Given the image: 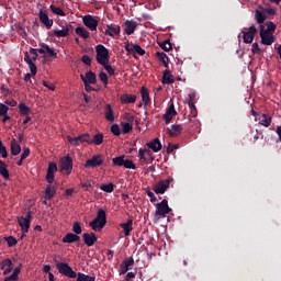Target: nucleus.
<instances>
[{
  "mask_svg": "<svg viewBox=\"0 0 281 281\" xmlns=\"http://www.w3.org/2000/svg\"><path fill=\"white\" fill-rule=\"evenodd\" d=\"M251 52L252 54H260V46L258 45V43L252 44Z\"/></svg>",
  "mask_w": 281,
  "mask_h": 281,
  "instance_id": "nucleus-64",
  "label": "nucleus"
},
{
  "mask_svg": "<svg viewBox=\"0 0 281 281\" xmlns=\"http://www.w3.org/2000/svg\"><path fill=\"white\" fill-rule=\"evenodd\" d=\"M18 223L24 234H27L30 232V224L32 223V211H29L24 216H21L18 218Z\"/></svg>",
  "mask_w": 281,
  "mask_h": 281,
  "instance_id": "nucleus-11",
  "label": "nucleus"
},
{
  "mask_svg": "<svg viewBox=\"0 0 281 281\" xmlns=\"http://www.w3.org/2000/svg\"><path fill=\"white\" fill-rule=\"evenodd\" d=\"M49 10H50V12H53V14H56L57 16H67V14L65 13V11H63V9H60L54 4L49 5Z\"/></svg>",
  "mask_w": 281,
  "mask_h": 281,
  "instance_id": "nucleus-43",
  "label": "nucleus"
},
{
  "mask_svg": "<svg viewBox=\"0 0 281 281\" xmlns=\"http://www.w3.org/2000/svg\"><path fill=\"white\" fill-rule=\"evenodd\" d=\"M135 30H137V22L133 20H126L124 22V33L127 34V36L135 34Z\"/></svg>",
  "mask_w": 281,
  "mask_h": 281,
  "instance_id": "nucleus-18",
  "label": "nucleus"
},
{
  "mask_svg": "<svg viewBox=\"0 0 281 281\" xmlns=\"http://www.w3.org/2000/svg\"><path fill=\"white\" fill-rule=\"evenodd\" d=\"M120 227L123 228L124 236H131L133 232V220H127V222L120 224Z\"/></svg>",
  "mask_w": 281,
  "mask_h": 281,
  "instance_id": "nucleus-29",
  "label": "nucleus"
},
{
  "mask_svg": "<svg viewBox=\"0 0 281 281\" xmlns=\"http://www.w3.org/2000/svg\"><path fill=\"white\" fill-rule=\"evenodd\" d=\"M82 23L86 27H88V30H90V32H97L98 31V19H95L93 15L91 14H87L82 16Z\"/></svg>",
  "mask_w": 281,
  "mask_h": 281,
  "instance_id": "nucleus-9",
  "label": "nucleus"
},
{
  "mask_svg": "<svg viewBox=\"0 0 281 281\" xmlns=\"http://www.w3.org/2000/svg\"><path fill=\"white\" fill-rule=\"evenodd\" d=\"M121 104H135L137 102L136 94L124 93L120 97Z\"/></svg>",
  "mask_w": 281,
  "mask_h": 281,
  "instance_id": "nucleus-22",
  "label": "nucleus"
},
{
  "mask_svg": "<svg viewBox=\"0 0 281 281\" xmlns=\"http://www.w3.org/2000/svg\"><path fill=\"white\" fill-rule=\"evenodd\" d=\"M259 36L261 38V45H273L276 43V37L272 33L265 31V25H260Z\"/></svg>",
  "mask_w": 281,
  "mask_h": 281,
  "instance_id": "nucleus-12",
  "label": "nucleus"
},
{
  "mask_svg": "<svg viewBox=\"0 0 281 281\" xmlns=\"http://www.w3.org/2000/svg\"><path fill=\"white\" fill-rule=\"evenodd\" d=\"M8 111H10V108H8V105L3 103H0V117H2V115H5Z\"/></svg>",
  "mask_w": 281,
  "mask_h": 281,
  "instance_id": "nucleus-57",
  "label": "nucleus"
},
{
  "mask_svg": "<svg viewBox=\"0 0 281 281\" xmlns=\"http://www.w3.org/2000/svg\"><path fill=\"white\" fill-rule=\"evenodd\" d=\"M243 38H244V43L246 44H251L254 43V38H256V35L258 34V29H256L255 25L248 27V31H243Z\"/></svg>",
  "mask_w": 281,
  "mask_h": 281,
  "instance_id": "nucleus-13",
  "label": "nucleus"
},
{
  "mask_svg": "<svg viewBox=\"0 0 281 281\" xmlns=\"http://www.w3.org/2000/svg\"><path fill=\"white\" fill-rule=\"evenodd\" d=\"M80 241V236L74 234V233H68L66 236L63 237L61 243L71 245V243H78Z\"/></svg>",
  "mask_w": 281,
  "mask_h": 281,
  "instance_id": "nucleus-25",
  "label": "nucleus"
},
{
  "mask_svg": "<svg viewBox=\"0 0 281 281\" xmlns=\"http://www.w3.org/2000/svg\"><path fill=\"white\" fill-rule=\"evenodd\" d=\"M56 172H58V165L56 162H48V168L45 177L47 183H54Z\"/></svg>",
  "mask_w": 281,
  "mask_h": 281,
  "instance_id": "nucleus-15",
  "label": "nucleus"
},
{
  "mask_svg": "<svg viewBox=\"0 0 281 281\" xmlns=\"http://www.w3.org/2000/svg\"><path fill=\"white\" fill-rule=\"evenodd\" d=\"M41 23L46 27V30H52L54 25V20L49 19V15L44 10H40L38 12Z\"/></svg>",
  "mask_w": 281,
  "mask_h": 281,
  "instance_id": "nucleus-16",
  "label": "nucleus"
},
{
  "mask_svg": "<svg viewBox=\"0 0 281 281\" xmlns=\"http://www.w3.org/2000/svg\"><path fill=\"white\" fill-rule=\"evenodd\" d=\"M102 164H104L102 155L97 154L90 159L86 160L83 168H98L99 166H102Z\"/></svg>",
  "mask_w": 281,
  "mask_h": 281,
  "instance_id": "nucleus-14",
  "label": "nucleus"
},
{
  "mask_svg": "<svg viewBox=\"0 0 281 281\" xmlns=\"http://www.w3.org/2000/svg\"><path fill=\"white\" fill-rule=\"evenodd\" d=\"M147 196L150 199V203H157V196H155L153 191L147 190Z\"/></svg>",
  "mask_w": 281,
  "mask_h": 281,
  "instance_id": "nucleus-61",
  "label": "nucleus"
},
{
  "mask_svg": "<svg viewBox=\"0 0 281 281\" xmlns=\"http://www.w3.org/2000/svg\"><path fill=\"white\" fill-rule=\"evenodd\" d=\"M266 25H267V29H265V32L273 35V33L276 32V27H277L276 23H273L272 21H268L266 23Z\"/></svg>",
  "mask_w": 281,
  "mask_h": 281,
  "instance_id": "nucleus-47",
  "label": "nucleus"
},
{
  "mask_svg": "<svg viewBox=\"0 0 281 281\" xmlns=\"http://www.w3.org/2000/svg\"><path fill=\"white\" fill-rule=\"evenodd\" d=\"M81 63H83V65L91 66V57L89 55H83L81 57Z\"/></svg>",
  "mask_w": 281,
  "mask_h": 281,
  "instance_id": "nucleus-59",
  "label": "nucleus"
},
{
  "mask_svg": "<svg viewBox=\"0 0 281 281\" xmlns=\"http://www.w3.org/2000/svg\"><path fill=\"white\" fill-rule=\"evenodd\" d=\"M120 32H121L120 25L110 24L108 25V30H105L103 33L106 36H111L112 38H115V36H120Z\"/></svg>",
  "mask_w": 281,
  "mask_h": 281,
  "instance_id": "nucleus-19",
  "label": "nucleus"
},
{
  "mask_svg": "<svg viewBox=\"0 0 281 281\" xmlns=\"http://www.w3.org/2000/svg\"><path fill=\"white\" fill-rule=\"evenodd\" d=\"M175 179L172 177H169L168 179L165 180H159L155 186H154V192L156 194H166V190L170 188V183H172Z\"/></svg>",
  "mask_w": 281,
  "mask_h": 281,
  "instance_id": "nucleus-6",
  "label": "nucleus"
},
{
  "mask_svg": "<svg viewBox=\"0 0 281 281\" xmlns=\"http://www.w3.org/2000/svg\"><path fill=\"white\" fill-rule=\"evenodd\" d=\"M156 212L154 214V223H158L161 218H166L167 214L172 212V209L168 205V200L164 199L160 203L156 205Z\"/></svg>",
  "mask_w": 281,
  "mask_h": 281,
  "instance_id": "nucleus-1",
  "label": "nucleus"
},
{
  "mask_svg": "<svg viewBox=\"0 0 281 281\" xmlns=\"http://www.w3.org/2000/svg\"><path fill=\"white\" fill-rule=\"evenodd\" d=\"M99 80L104 85V87H106V85H109V76L106 75V72L101 71L99 74Z\"/></svg>",
  "mask_w": 281,
  "mask_h": 281,
  "instance_id": "nucleus-51",
  "label": "nucleus"
},
{
  "mask_svg": "<svg viewBox=\"0 0 281 281\" xmlns=\"http://www.w3.org/2000/svg\"><path fill=\"white\" fill-rule=\"evenodd\" d=\"M82 238L87 247H93L95 243H98V237L95 236V233H83Z\"/></svg>",
  "mask_w": 281,
  "mask_h": 281,
  "instance_id": "nucleus-17",
  "label": "nucleus"
},
{
  "mask_svg": "<svg viewBox=\"0 0 281 281\" xmlns=\"http://www.w3.org/2000/svg\"><path fill=\"white\" fill-rule=\"evenodd\" d=\"M30 54H32L33 60H36L38 58V54H45V44L42 45L41 48H30Z\"/></svg>",
  "mask_w": 281,
  "mask_h": 281,
  "instance_id": "nucleus-41",
  "label": "nucleus"
},
{
  "mask_svg": "<svg viewBox=\"0 0 281 281\" xmlns=\"http://www.w3.org/2000/svg\"><path fill=\"white\" fill-rule=\"evenodd\" d=\"M5 267H12V260L7 258L2 261V266L0 267L2 270L5 269Z\"/></svg>",
  "mask_w": 281,
  "mask_h": 281,
  "instance_id": "nucleus-63",
  "label": "nucleus"
},
{
  "mask_svg": "<svg viewBox=\"0 0 281 281\" xmlns=\"http://www.w3.org/2000/svg\"><path fill=\"white\" fill-rule=\"evenodd\" d=\"M111 133L112 135H115V137H120V135H122V132L120 131V125L113 124L111 126Z\"/></svg>",
  "mask_w": 281,
  "mask_h": 281,
  "instance_id": "nucleus-53",
  "label": "nucleus"
},
{
  "mask_svg": "<svg viewBox=\"0 0 281 281\" xmlns=\"http://www.w3.org/2000/svg\"><path fill=\"white\" fill-rule=\"evenodd\" d=\"M258 121L261 126L269 128V126H271V122H273V117L269 114H260Z\"/></svg>",
  "mask_w": 281,
  "mask_h": 281,
  "instance_id": "nucleus-24",
  "label": "nucleus"
},
{
  "mask_svg": "<svg viewBox=\"0 0 281 281\" xmlns=\"http://www.w3.org/2000/svg\"><path fill=\"white\" fill-rule=\"evenodd\" d=\"M80 78H81V80H82L83 83L88 82V83H90V85H95V82H97L95 75H94V72L91 71V70L88 71V72L86 74V76L81 75Z\"/></svg>",
  "mask_w": 281,
  "mask_h": 281,
  "instance_id": "nucleus-27",
  "label": "nucleus"
},
{
  "mask_svg": "<svg viewBox=\"0 0 281 281\" xmlns=\"http://www.w3.org/2000/svg\"><path fill=\"white\" fill-rule=\"evenodd\" d=\"M104 142V134L98 133L93 136V139H91L90 136V144H94L95 146H100Z\"/></svg>",
  "mask_w": 281,
  "mask_h": 281,
  "instance_id": "nucleus-38",
  "label": "nucleus"
},
{
  "mask_svg": "<svg viewBox=\"0 0 281 281\" xmlns=\"http://www.w3.org/2000/svg\"><path fill=\"white\" fill-rule=\"evenodd\" d=\"M45 54L48 58H56L58 56V53H55V50L49 47V45L44 44Z\"/></svg>",
  "mask_w": 281,
  "mask_h": 281,
  "instance_id": "nucleus-44",
  "label": "nucleus"
},
{
  "mask_svg": "<svg viewBox=\"0 0 281 281\" xmlns=\"http://www.w3.org/2000/svg\"><path fill=\"white\" fill-rule=\"evenodd\" d=\"M183 133V126L173 124L171 128L168 130L169 137H179V135Z\"/></svg>",
  "mask_w": 281,
  "mask_h": 281,
  "instance_id": "nucleus-26",
  "label": "nucleus"
},
{
  "mask_svg": "<svg viewBox=\"0 0 281 281\" xmlns=\"http://www.w3.org/2000/svg\"><path fill=\"white\" fill-rule=\"evenodd\" d=\"M68 142L71 146H80V144H90L91 135L89 133H83L77 137L68 136Z\"/></svg>",
  "mask_w": 281,
  "mask_h": 281,
  "instance_id": "nucleus-8",
  "label": "nucleus"
},
{
  "mask_svg": "<svg viewBox=\"0 0 281 281\" xmlns=\"http://www.w3.org/2000/svg\"><path fill=\"white\" fill-rule=\"evenodd\" d=\"M147 146L153 149L154 153H159V150H161V140H159V138H155L147 143Z\"/></svg>",
  "mask_w": 281,
  "mask_h": 281,
  "instance_id": "nucleus-30",
  "label": "nucleus"
},
{
  "mask_svg": "<svg viewBox=\"0 0 281 281\" xmlns=\"http://www.w3.org/2000/svg\"><path fill=\"white\" fill-rule=\"evenodd\" d=\"M19 111L21 115L25 116V115H30L32 110L29 106H26L25 103H20Z\"/></svg>",
  "mask_w": 281,
  "mask_h": 281,
  "instance_id": "nucleus-46",
  "label": "nucleus"
},
{
  "mask_svg": "<svg viewBox=\"0 0 281 281\" xmlns=\"http://www.w3.org/2000/svg\"><path fill=\"white\" fill-rule=\"evenodd\" d=\"M75 32L78 36H80L81 38H85V40H87V38H89V36H91V33H89L88 30L85 29V26L76 27Z\"/></svg>",
  "mask_w": 281,
  "mask_h": 281,
  "instance_id": "nucleus-34",
  "label": "nucleus"
},
{
  "mask_svg": "<svg viewBox=\"0 0 281 281\" xmlns=\"http://www.w3.org/2000/svg\"><path fill=\"white\" fill-rule=\"evenodd\" d=\"M71 32H74V26L71 24L63 25L61 29H55L49 33V36L57 38H67V36L71 35Z\"/></svg>",
  "mask_w": 281,
  "mask_h": 281,
  "instance_id": "nucleus-5",
  "label": "nucleus"
},
{
  "mask_svg": "<svg viewBox=\"0 0 281 281\" xmlns=\"http://www.w3.org/2000/svg\"><path fill=\"white\" fill-rule=\"evenodd\" d=\"M114 188H115V184H113V182H110L108 184H102L100 187V190H102L103 192L111 193L113 192Z\"/></svg>",
  "mask_w": 281,
  "mask_h": 281,
  "instance_id": "nucleus-48",
  "label": "nucleus"
},
{
  "mask_svg": "<svg viewBox=\"0 0 281 281\" xmlns=\"http://www.w3.org/2000/svg\"><path fill=\"white\" fill-rule=\"evenodd\" d=\"M53 196H56V187L48 183L44 191V199H45V201H52Z\"/></svg>",
  "mask_w": 281,
  "mask_h": 281,
  "instance_id": "nucleus-23",
  "label": "nucleus"
},
{
  "mask_svg": "<svg viewBox=\"0 0 281 281\" xmlns=\"http://www.w3.org/2000/svg\"><path fill=\"white\" fill-rule=\"evenodd\" d=\"M101 65L110 76H115V69L113 68V66L109 65V63L101 64Z\"/></svg>",
  "mask_w": 281,
  "mask_h": 281,
  "instance_id": "nucleus-52",
  "label": "nucleus"
},
{
  "mask_svg": "<svg viewBox=\"0 0 281 281\" xmlns=\"http://www.w3.org/2000/svg\"><path fill=\"white\" fill-rule=\"evenodd\" d=\"M177 115V110H175V104L169 105L166 113L162 116V120L165 121V124H170L172 122V117Z\"/></svg>",
  "mask_w": 281,
  "mask_h": 281,
  "instance_id": "nucleus-20",
  "label": "nucleus"
},
{
  "mask_svg": "<svg viewBox=\"0 0 281 281\" xmlns=\"http://www.w3.org/2000/svg\"><path fill=\"white\" fill-rule=\"evenodd\" d=\"M77 281H95V277L85 274L82 272L77 273Z\"/></svg>",
  "mask_w": 281,
  "mask_h": 281,
  "instance_id": "nucleus-45",
  "label": "nucleus"
},
{
  "mask_svg": "<svg viewBox=\"0 0 281 281\" xmlns=\"http://www.w3.org/2000/svg\"><path fill=\"white\" fill-rule=\"evenodd\" d=\"M72 232L75 235L79 236V234H82V226L80 225V222H75L72 224Z\"/></svg>",
  "mask_w": 281,
  "mask_h": 281,
  "instance_id": "nucleus-50",
  "label": "nucleus"
},
{
  "mask_svg": "<svg viewBox=\"0 0 281 281\" xmlns=\"http://www.w3.org/2000/svg\"><path fill=\"white\" fill-rule=\"evenodd\" d=\"M0 155L3 157V159H7L8 157V148H5L4 145H0Z\"/></svg>",
  "mask_w": 281,
  "mask_h": 281,
  "instance_id": "nucleus-60",
  "label": "nucleus"
},
{
  "mask_svg": "<svg viewBox=\"0 0 281 281\" xmlns=\"http://www.w3.org/2000/svg\"><path fill=\"white\" fill-rule=\"evenodd\" d=\"M146 155H148V157H153V153L150 151V149H147V148H140L138 150V157L139 159H142L143 161H148V158L146 157Z\"/></svg>",
  "mask_w": 281,
  "mask_h": 281,
  "instance_id": "nucleus-39",
  "label": "nucleus"
},
{
  "mask_svg": "<svg viewBox=\"0 0 281 281\" xmlns=\"http://www.w3.org/2000/svg\"><path fill=\"white\" fill-rule=\"evenodd\" d=\"M30 148L29 147H23V151L21 154V158L22 159H27V157H30Z\"/></svg>",
  "mask_w": 281,
  "mask_h": 281,
  "instance_id": "nucleus-62",
  "label": "nucleus"
},
{
  "mask_svg": "<svg viewBox=\"0 0 281 281\" xmlns=\"http://www.w3.org/2000/svg\"><path fill=\"white\" fill-rule=\"evenodd\" d=\"M22 265L20 263L16 268H14L11 276L5 277L4 279L8 281H16L19 280V273H21Z\"/></svg>",
  "mask_w": 281,
  "mask_h": 281,
  "instance_id": "nucleus-36",
  "label": "nucleus"
},
{
  "mask_svg": "<svg viewBox=\"0 0 281 281\" xmlns=\"http://www.w3.org/2000/svg\"><path fill=\"white\" fill-rule=\"evenodd\" d=\"M59 168L61 172H66L67 175H71V170H74V159L71 156H66L60 159Z\"/></svg>",
  "mask_w": 281,
  "mask_h": 281,
  "instance_id": "nucleus-10",
  "label": "nucleus"
},
{
  "mask_svg": "<svg viewBox=\"0 0 281 281\" xmlns=\"http://www.w3.org/2000/svg\"><path fill=\"white\" fill-rule=\"evenodd\" d=\"M113 166H120L123 168H127L128 170H137V166L131 159H126L125 155H121L119 157H114L112 159Z\"/></svg>",
  "mask_w": 281,
  "mask_h": 281,
  "instance_id": "nucleus-3",
  "label": "nucleus"
},
{
  "mask_svg": "<svg viewBox=\"0 0 281 281\" xmlns=\"http://www.w3.org/2000/svg\"><path fill=\"white\" fill-rule=\"evenodd\" d=\"M104 115L108 122H115V114L113 113V108H111V104H106Z\"/></svg>",
  "mask_w": 281,
  "mask_h": 281,
  "instance_id": "nucleus-33",
  "label": "nucleus"
},
{
  "mask_svg": "<svg viewBox=\"0 0 281 281\" xmlns=\"http://www.w3.org/2000/svg\"><path fill=\"white\" fill-rule=\"evenodd\" d=\"M11 155L16 157V155L21 154V144L16 140V138L11 139Z\"/></svg>",
  "mask_w": 281,
  "mask_h": 281,
  "instance_id": "nucleus-28",
  "label": "nucleus"
},
{
  "mask_svg": "<svg viewBox=\"0 0 281 281\" xmlns=\"http://www.w3.org/2000/svg\"><path fill=\"white\" fill-rule=\"evenodd\" d=\"M29 65V69L33 76H36L38 68L36 67V64L34 61H31Z\"/></svg>",
  "mask_w": 281,
  "mask_h": 281,
  "instance_id": "nucleus-56",
  "label": "nucleus"
},
{
  "mask_svg": "<svg viewBox=\"0 0 281 281\" xmlns=\"http://www.w3.org/2000/svg\"><path fill=\"white\" fill-rule=\"evenodd\" d=\"M159 47H161V49H164V52H170V49H172V44L170 43V40H167L165 42H161L159 44Z\"/></svg>",
  "mask_w": 281,
  "mask_h": 281,
  "instance_id": "nucleus-49",
  "label": "nucleus"
},
{
  "mask_svg": "<svg viewBox=\"0 0 281 281\" xmlns=\"http://www.w3.org/2000/svg\"><path fill=\"white\" fill-rule=\"evenodd\" d=\"M133 122H135V116H127V122L121 123L123 135H128L133 131Z\"/></svg>",
  "mask_w": 281,
  "mask_h": 281,
  "instance_id": "nucleus-21",
  "label": "nucleus"
},
{
  "mask_svg": "<svg viewBox=\"0 0 281 281\" xmlns=\"http://www.w3.org/2000/svg\"><path fill=\"white\" fill-rule=\"evenodd\" d=\"M175 78L170 74V70H165L162 75V85H173Z\"/></svg>",
  "mask_w": 281,
  "mask_h": 281,
  "instance_id": "nucleus-35",
  "label": "nucleus"
},
{
  "mask_svg": "<svg viewBox=\"0 0 281 281\" xmlns=\"http://www.w3.org/2000/svg\"><path fill=\"white\" fill-rule=\"evenodd\" d=\"M106 226V211L99 209L97 213V217L90 222V227L93 232H100V229H104Z\"/></svg>",
  "mask_w": 281,
  "mask_h": 281,
  "instance_id": "nucleus-2",
  "label": "nucleus"
},
{
  "mask_svg": "<svg viewBox=\"0 0 281 281\" xmlns=\"http://www.w3.org/2000/svg\"><path fill=\"white\" fill-rule=\"evenodd\" d=\"M123 266H125L127 269H131V267H133L135 265V259H133V257H130L127 259H125L122 262Z\"/></svg>",
  "mask_w": 281,
  "mask_h": 281,
  "instance_id": "nucleus-55",
  "label": "nucleus"
},
{
  "mask_svg": "<svg viewBox=\"0 0 281 281\" xmlns=\"http://www.w3.org/2000/svg\"><path fill=\"white\" fill-rule=\"evenodd\" d=\"M177 148H179V145L169 144L166 150L167 155L172 154L175 150H177Z\"/></svg>",
  "mask_w": 281,
  "mask_h": 281,
  "instance_id": "nucleus-58",
  "label": "nucleus"
},
{
  "mask_svg": "<svg viewBox=\"0 0 281 281\" xmlns=\"http://www.w3.org/2000/svg\"><path fill=\"white\" fill-rule=\"evenodd\" d=\"M97 52V63L99 65H104L105 63H109L111 60V56H109V49L104 47V45L99 44L95 46Z\"/></svg>",
  "mask_w": 281,
  "mask_h": 281,
  "instance_id": "nucleus-4",
  "label": "nucleus"
},
{
  "mask_svg": "<svg viewBox=\"0 0 281 281\" xmlns=\"http://www.w3.org/2000/svg\"><path fill=\"white\" fill-rule=\"evenodd\" d=\"M142 102L145 106H148V102H150V93L146 87H142L140 89Z\"/></svg>",
  "mask_w": 281,
  "mask_h": 281,
  "instance_id": "nucleus-32",
  "label": "nucleus"
},
{
  "mask_svg": "<svg viewBox=\"0 0 281 281\" xmlns=\"http://www.w3.org/2000/svg\"><path fill=\"white\" fill-rule=\"evenodd\" d=\"M126 52H135L136 54H138V56H144V54H146V50H144V48H142V46L135 44L132 45V47L127 44L125 46Z\"/></svg>",
  "mask_w": 281,
  "mask_h": 281,
  "instance_id": "nucleus-31",
  "label": "nucleus"
},
{
  "mask_svg": "<svg viewBox=\"0 0 281 281\" xmlns=\"http://www.w3.org/2000/svg\"><path fill=\"white\" fill-rule=\"evenodd\" d=\"M0 175L3 179H10V171H8V166L3 160H0Z\"/></svg>",
  "mask_w": 281,
  "mask_h": 281,
  "instance_id": "nucleus-37",
  "label": "nucleus"
},
{
  "mask_svg": "<svg viewBox=\"0 0 281 281\" xmlns=\"http://www.w3.org/2000/svg\"><path fill=\"white\" fill-rule=\"evenodd\" d=\"M255 19L259 25H262L267 21V15L260 10L255 11Z\"/></svg>",
  "mask_w": 281,
  "mask_h": 281,
  "instance_id": "nucleus-40",
  "label": "nucleus"
},
{
  "mask_svg": "<svg viewBox=\"0 0 281 281\" xmlns=\"http://www.w3.org/2000/svg\"><path fill=\"white\" fill-rule=\"evenodd\" d=\"M156 56L158 58V60H160V63H162V65H165L166 69H168L169 65H168V55H166V53H156Z\"/></svg>",
  "mask_w": 281,
  "mask_h": 281,
  "instance_id": "nucleus-42",
  "label": "nucleus"
},
{
  "mask_svg": "<svg viewBox=\"0 0 281 281\" xmlns=\"http://www.w3.org/2000/svg\"><path fill=\"white\" fill-rule=\"evenodd\" d=\"M4 240L7 241L9 247H14L16 246V243H19L16 238H14V236L5 237Z\"/></svg>",
  "mask_w": 281,
  "mask_h": 281,
  "instance_id": "nucleus-54",
  "label": "nucleus"
},
{
  "mask_svg": "<svg viewBox=\"0 0 281 281\" xmlns=\"http://www.w3.org/2000/svg\"><path fill=\"white\" fill-rule=\"evenodd\" d=\"M56 267L59 273H61V276H65L66 278H77L78 276V273L74 271V269L69 266V263L57 262Z\"/></svg>",
  "mask_w": 281,
  "mask_h": 281,
  "instance_id": "nucleus-7",
  "label": "nucleus"
}]
</instances>
